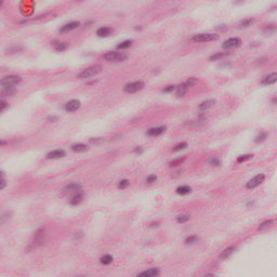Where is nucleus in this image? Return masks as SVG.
Instances as JSON below:
<instances>
[{"label":"nucleus","mask_w":277,"mask_h":277,"mask_svg":"<svg viewBox=\"0 0 277 277\" xmlns=\"http://www.w3.org/2000/svg\"><path fill=\"white\" fill-rule=\"evenodd\" d=\"M62 194L70 207H79L85 198V189H83V184L79 181L67 183L62 188Z\"/></svg>","instance_id":"1"},{"label":"nucleus","mask_w":277,"mask_h":277,"mask_svg":"<svg viewBox=\"0 0 277 277\" xmlns=\"http://www.w3.org/2000/svg\"><path fill=\"white\" fill-rule=\"evenodd\" d=\"M19 76L12 75L0 79V98H14L18 94Z\"/></svg>","instance_id":"2"},{"label":"nucleus","mask_w":277,"mask_h":277,"mask_svg":"<svg viewBox=\"0 0 277 277\" xmlns=\"http://www.w3.org/2000/svg\"><path fill=\"white\" fill-rule=\"evenodd\" d=\"M47 241V228L40 227L34 233V240L25 246L26 252H34L38 248H42Z\"/></svg>","instance_id":"3"},{"label":"nucleus","mask_w":277,"mask_h":277,"mask_svg":"<svg viewBox=\"0 0 277 277\" xmlns=\"http://www.w3.org/2000/svg\"><path fill=\"white\" fill-rule=\"evenodd\" d=\"M146 90V82L144 80L130 81L122 85L121 92L123 94H140V92H144Z\"/></svg>","instance_id":"4"},{"label":"nucleus","mask_w":277,"mask_h":277,"mask_svg":"<svg viewBox=\"0 0 277 277\" xmlns=\"http://www.w3.org/2000/svg\"><path fill=\"white\" fill-rule=\"evenodd\" d=\"M104 60L110 64H122L129 60V54H127V52L115 50L104 54Z\"/></svg>","instance_id":"5"},{"label":"nucleus","mask_w":277,"mask_h":277,"mask_svg":"<svg viewBox=\"0 0 277 277\" xmlns=\"http://www.w3.org/2000/svg\"><path fill=\"white\" fill-rule=\"evenodd\" d=\"M185 159H187V157H180L169 162L172 179H176L181 174V172H183V170L181 169V164L185 163Z\"/></svg>","instance_id":"6"},{"label":"nucleus","mask_w":277,"mask_h":277,"mask_svg":"<svg viewBox=\"0 0 277 277\" xmlns=\"http://www.w3.org/2000/svg\"><path fill=\"white\" fill-rule=\"evenodd\" d=\"M66 157H68V151L66 149H53L48 151L45 155V159H48V161L66 159Z\"/></svg>","instance_id":"7"},{"label":"nucleus","mask_w":277,"mask_h":277,"mask_svg":"<svg viewBox=\"0 0 277 277\" xmlns=\"http://www.w3.org/2000/svg\"><path fill=\"white\" fill-rule=\"evenodd\" d=\"M194 42H211L212 40H220L217 34H199L193 37Z\"/></svg>","instance_id":"8"},{"label":"nucleus","mask_w":277,"mask_h":277,"mask_svg":"<svg viewBox=\"0 0 277 277\" xmlns=\"http://www.w3.org/2000/svg\"><path fill=\"white\" fill-rule=\"evenodd\" d=\"M98 72H101V67L93 66V67L84 69L82 72H80L78 75V77L80 79H92V78L96 77V75H98Z\"/></svg>","instance_id":"9"},{"label":"nucleus","mask_w":277,"mask_h":277,"mask_svg":"<svg viewBox=\"0 0 277 277\" xmlns=\"http://www.w3.org/2000/svg\"><path fill=\"white\" fill-rule=\"evenodd\" d=\"M81 107V102L79 100H71L64 104L63 109L66 114H75V111H79Z\"/></svg>","instance_id":"10"},{"label":"nucleus","mask_w":277,"mask_h":277,"mask_svg":"<svg viewBox=\"0 0 277 277\" xmlns=\"http://www.w3.org/2000/svg\"><path fill=\"white\" fill-rule=\"evenodd\" d=\"M263 181H265V174L260 173L258 175H255L254 177H252L246 185L247 189H255V187H259V185H261V183H263Z\"/></svg>","instance_id":"11"},{"label":"nucleus","mask_w":277,"mask_h":277,"mask_svg":"<svg viewBox=\"0 0 277 277\" xmlns=\"http://www.w3.org/2000/svg\"><path fill=\"white\" fill-rule=\"evenodd\" d=\"M168 131V127L167 126H161L158 128H150L147 131V135L149 137H159V135H163V133H166Z\"/></svg>","instance_id":"12"},{"label":"nucleus","mask_w":277,"mask_h":277,"mask_svg":"<svg viewBox=\"0 0 277 277\" xmlns=\"http://www.w3.org/2000/svg\"><path fill=\"white\" fill-rule=\"evenodd\" d=\"M161 269L159 268H149L136 275V277H160Z\"/></svg>","instance_id":"13"},{"label":"nucleus","mask_w":277,"mask_h":277,"mask_svg":"<svg viewBox=\"0 0 277 277\" xmlns=\"http://www.w3.org/2000/svg\"><path fill=\"white\" fill-rule=\"evenodd\" d=\"M133 47V40H124L117 44L116 51H119V53H126V51H129Z\"/></svg>","instance_id":"14"},{"label":"nucleus","mask_w":277,"mask_h":277,"mask_svg":"<svg viewBox=\"0 0 277 277\" xmlns=\"http://www.w3.org/2000/svg\"><path fill=\"white\" fill-rule=\"evenodd\" d=\"M225 57H226V54L220 52L211 55L209 58V62H222L220 63V66H225V64H228Z\"/></svg>","instance_id":"15"},{"label":"nucleus","mask_w":277,"mask_h":277,"mask_svg":"<svg viewBox=\"0 0 277 277\" xmlns=\"http://www.w3.org/2000/svg\"><path fill=\"white\" fill-rule=\"evenodd\" d=\"M277 83V72H273L261 80V85L267 87Z\"/></svg>","instance_id":"16"},{"label":"nucleus","mask_w":277,"mask_h":277,"mask_svg":"<svg viewBox=\"0 0 277 277\" xmlns=\"http://www.w3.org/2000/svg\"><path fill=\"white\" fill-rule=\"evenodd\" d=\"M51 47H53V49L55 51L62 52V51H66V49H68V43H64L57 39H54L51 41Z\"/></svg>","instance_id":"17"},{"label":"nucleus","mask_w":277,"mask_h":277,"mask_svg":"<svg viewBox=\"0 0 277 277\" xmlns=\"http://www.w3.org/2000/svg\"><path fill=\"white\" fill-rule=\"evenodd\" d=\"M194 189L192 186H179L175 189L176 196H189V194H193Z\"/></svg>","instance_id":"18"},{"label":"nucleus","mask_w":277,"mask_h":277,"mask_svg":"<svg viewBox=\"0 0 277 277\" xmlns=\"http://www.w3.org/2000/svg\"><path fill=\"white\" fill-rule=\"evenodd\" d=\"M79 25V22L69 23L61 28L60 34H70V31H72V29H77Z\"/></svg>","instance_id":"19"},{"label":"nucleus","mask_w":277,"mask_h":277,"mask_svg":"<svg viewBox=\"0 0 277 277\" xmlns=\"http://www.w3.org/2000/svg\"><path fill=\"white\" fill-rule=\"evenodd\" d=\"M206 162L210 166V168H220V166H222V160L214 156H209Z\"/></svg>","instance_id":"20"},{"label":"nucleus","mask_w":277,"mask_h":277,"mask_svg":"<svg viewBox=\"0 0 277 277\" xmlns=\"http://www.w3.org/2000/svg\"><path fill=\"white\" fill-rule=\"evenodd\" d=\"M185 94H187V89L183 83H181L180 85H175L176 98H185Z\"/></svg>","instance_id":"21"},{"label":"nucleus","mask_w":277,"mask_h":277,"mask_svg":"<svg viewBox=\"0 0 277 277\" xmlns=\"http://www.w3.org/2000/svg\"><path fill=\"white\" fill-rule=\"evenodd\" d=\"M189 148V144L187 142L177 143L173 148L172 153H183V150H187Z\"/></svg>","instance_id":"22"},{"label":"nucleus","mask_w":277,"mask_h":277,"mask_svg":"<svg viewBox=\"0 0 277 277\" xmlns=\"http://www.w3.org/2000/svg\"><path fill=\"white\" fill-rule=\"evenodd\" d=\"M241 40L239 38H229L223 43V49H230V47H235L240 44Z\"/></svg>","instance_id":"23"},{"label":"nucleus","mask_w":277,"mask_h":277,"mask_svg":"<svg viewBox=\"0 0 277 277\" xmlns=\"http://www.w3.org/2000/svg\"><path fill=\"white\" fill-rule=\"evenodd\" d=\"M100 263L102 265H105L106 267L108 265H111L114 263V255L113 254H105L100 258Z\"/></svg>","instance_id":"24"},{"label":"nucleus","mask_w":277,"mask_h":277,"mask_svg":"<svg viewBox=\"0 0 277 277\" xmlns=\"http://www.w3.org/2000/svg\"><path fill=\"white\" fill-rule=\"evenodd\" d=\"M110 34H111V28H107V27H102L96 31V36H98V38H107L108 36H110Z\"/></svg>","instance_id":"25"},{"label":"nucleus","mask_w":277,"mask_h":277,"mask_svg":"<svg viewBox=\"0 0 277 277\" xmlns=\"http://www.w3.org/2000/svg\"><path fill=\"white\" fill-rule=\"evenodd\" d=\"M71 150L75 153H88V145L85 144H76L71 146Z\"/></svg>","instance_id":"26"},{"label":"nucleus","mask_w":277,"mask_h":277,"mask_svg":"<svg viewBox=\"0 0 277 277\" xmlns=\"http://www.w3.org/2000/svg\"><path fill=\"white\" fill-rule=\"evenodd\" d=\"M200 241V237L198 236H189L185 239V246H196Z\"/></svg>","instance_id":"27"},{"label":"nucleus","mask_w":277,"mask_h":277,"mask_svg":"<svg viewBox=\"0 0 277 277\" xmlns=\"http://www.w3.org/2000/svg\"><path fill=\"white\" fill-rule=\"evenodd\" d=\"M176 91V85H166L160 89V94H172V92Z\"/></svg>","instance_id":"28"},{"label":"nucleus","mask_w":277,"mask_h":277,"mask_svg":"<svg viewBox=\"0 0 277 277\" xmlns=\"http://www.w3.org/2000/svg\"><path fill=\"white\" fill-rule=\"evenodd\" d=\"M182 84L186 87V90H189V88H194V85H198V79L189 78L188 80H186V82H183Z\"/></svg>","instance_id":"29"},{"label":"nucleus","mask_w":277,"mask_h":277,"mask_svg":"<svg viewBox=\"0 0 277 277\" xmlns=\"http://www.w3.org/2000/svg\"><path fill=\"white\" fill-rule=\"evenodd\" d=\"M158 176L157 174L153 173L146 176L145 183L147 185H155L157 183Z\"/></svg>","instance_id":"30"},{"label":"nucleus","mask_w":277,"mask_h":277,"mask_svg":"<svg viewBox=\"0 0 277 277\" xmlns=\"http://www.w3.org/2000/svg\"><path fill=\"white\" fill-rule=\"evenodd\" d=\"M233 252H235V249L233 247H229L219 255V259H228V256H230Z\"/></svg>","instance_id":"31"},{"label":"nucleus","mask_w":277,"mask_h":277,"mask_svg":"<svg viewBox=\"0 0 277 277\" xmlns=\"http://www.w3.org/2000/svg\"><path fill=\"white\" fill-rule=\"evenodd\" d=\"M105 142V138L103 137H92L89 140V144H92L93 146H98Z\"/></svg>","instance_id":"32"},{"label":"nucleus","mask_w":277,"mask_h":277,"mask_svg":"<svg viewBox=\"0 0 277 277\" xmlns=\"http://www.w3.org/2000/svg\"><path fill=\"white\" fill-rule=\"evenodd\" d=\"M269 137V133L267 132H262L255 137V142H265Z\"/></svg>","instance_id":"33"},{"label":"nucleus","mask_w":277,"mask_h":277,"mask_svg":"<svg viewBox=\"0 0 277 277\" xmlns=\"http://www.w3.org/2000/svg\"><path fill=\"white\" fill-rule=\"evenodd\" d=\"M253 158H254L253 155H245V156L238 157L237 161H238V163H243V161H250Z\"/></svg>","instance_id":"34"},{"label":"nucleus","mask_w":277,"mask_h":277,"mask_svg":"<svg viewBox=\"0 0 277 277\" xmlns=\"http://www.w3.org/2000/svg\"><path fill=\"white\" fill-rule=\"evenodd\" d=\"M8 187V183L5 182V179L3 177V172L0 171V192L1 189H5Z\"/></svg>","instance_id":"35"},{"label":"nucleus","mask_w":277,"mask_h":277,"mask_svg":"<svg viewBox=\"0 0 277 277\" xmlns=\"http://www.w3.org/2000/svg\"><path fill=\"white\" fill-rule=\"evenodd\" d=\"M130 184H129V180H122L118 186H117V189H127V187H129Z\"/></svg>","instance_id":"36"},{"label":"nucleus","mask_w":277,"mask_h":277,"mask_svg":"<svg viewBox=\"0 0 277 277\" xmlns=\"http://www.w3.org/2000/svg\"><path fill=\"white\" fill-rule=\"evenodd\" d=\"M9 107V104L5 100H0V114H3L4 110H6Z\"/></svg>","instance_id":"37"},{"label":"nucleus","mask_w":277,"mask_h":277,"mask_svg":"<svg viewBox=\"0 0 277 277\" xmlns=\"http://www.w3.org/2000/svg\"><path fill=\"white\" fill-rule=\"evenodd\" d=\"M48 122H60V116L57 115H49L47 117Z\"/></svg>","instance_id":"38"},{"label":"nucleus","mask_w":277,"mask_h":277,"mask_svg":"<svg viewBox=\"0 0 277 277\" xmlns=\"http://www.w3.org/2000/svg\"><path fill=\"white\" fill-rule=\"evenodd\" d=\"M160 226H161V223H159L158 221H153L149 224V228H151V230H157Z\"/></svg>","instance_id":"39"},{"label":"nucleus","mask_w":277,"mask_h":277,"mask_svg":"<svg viewBox=\"0 0 277 277\" xmlns=\"http://www.w3.org/2000/svg\"><path fill=\"white\" fill-rule=\"evenodd\" d=\"M179 224H185V222H189V216L187 215H182L177 217Z\"/></svg>","instance_id":"40"},{"label":"nucleus","mask_w":277,"mask_h":277,"mask_svg":"<svg viewBox=\"0 0 277 277\" xmlns=\"http://www.w3.org/2000/svg\"><path fill=\"white\" fill-rule=\"evenodd\" d=\"M272 224H274V221L268 220V221H266V222L260 224L259 230H263V228H265V226H269V225H272Z\"/></svg>","instance_id":"41"},{"label":"nucleus","mask_w":277,"mask_h":277,"mask_svg":"<svg viewBox=\"0 0 277 277\" xmlns=\"http://www.w3.org/2000/svg\"><path fill=\"white\" fill-rule=\"evenodd\" d=\"M272 31H276V26L274 25H268L265 29L266 34H272Z\"/></svg>","instance_id":"42"},{"label":"nucleus","mask_w":277,"mask_h":277,"mask_svg":"<svg viewBox=\"0 0 277 277\" xmlns=\"http://www.w3.org/2000/svg\"><path fill=\"white\" fill-rule=\"evenodd\" d=\"M133 153H137V155H143L144 154V147L138 146L133 149Z\"/></svg>","instance_id":"43"},{"label":"nucleus","mask_w":277,"mask_h":277,"mask_svg":"<svg viewBox=\"0 0 277 277\" xmlns=\"http://www.w3.org/2000/svg\"><path fill=\"white\" fill-rule=\"evenodd\" d=\"M207 120V117L205 116V114H201L198 116V122L199 124H202V122H205Z\"/></svg>","instance_id":"44"},{"label":"nucleus","mask_w":277,"mask_h":277,"mask_svg":"<svg viewBox=\"0 0 277 277\" xmlns=\"http://www.w3.org/2000/svg\"><path fill=\"white\" fill-rule=\"evenodd\" d=\"M251 21H252V19L242 21V22L240 23V26H241V27H248V26L250 25Z\"/></svg>","instance_id":"45"},{"label":"nucleus","mask_w":277,"mask_h":277,"mask_svg":"<svg viewBox=\"0 0 277 277\" xmlns=\"http://www.w3.org/2000/svg\"><path fill=\"white\" fill-rule=\"evenodd\" d=\"M210 103L209 102H205L200 105V109H208L209 108Z\"/></svg>","instance_id":"46"},{"label":"nucleus","mask_w":277,"mask_h":277,"mask_svg":"<svg viewBox=\"0 0 277 277\" xmlns=\"http://www.w3.org/2000/svg\"><path fill=\"white\" fill-rule=\"evenodd\" d=\"M98 84V80L94 79L88 82V85H97Z\"/></svg>","instance_id":"47"},{"label":"nucleus","mask_w":277,"mask_h":277,"mask_svg":"<svg viewBox=\"0 0 277 277\" xmlns=\"http://www.w3.org/2000/svg\"><path fill=\"white\" fill-rule=\"evenodd\" d=\"M5 4V0H0V12L3 10V5Z\"/></svg>","instance_id":"48"},{"label":"nucleus","mask_w":277,"mask_h":277,"mask_svg":"<svg viewBox=\"0 0 277 277\" xmlns=\"http://www.w3.org/2000/svg\"><path fill=\"white\" fill-rule=\"evenodd\" d=\"M272 103L276 105L277 104V97L273 98Z\"/></svg>","instance_id":"49"},{"label":"nucleus","mask_w":277,"mask_h":277,"mask_svg":"<svg viewBox=\"0 0 277 277\" xmlns=\"http://www.w3.org/2000/svg\"><path fill=\"white\" fill-rule=\"evenodd\" d=\"M0 146H5V141H0Z\"/></svg>","instance_id":"50"},{"label":"nucleus","mask_w":277,"mask_h":277,"mask_svg":"<svg viewBox=\"0 0 277 277\" xmlns=\"http://www.w3.org/2000/svg\"><path fill=\"white\" fill-rule=\"evenodd\" d=\"M80 237H85V234H83V233H80Z\"/></svg>","instance_id":"51"},{"label":"nucleus","mask_w":277,"mask_h":277,"mask_svg":"<svg viewBox=\"0 0 277 277\" xmlns=\"http://www.w3.org/2000/svg\"><path fill=\"white\" fill-rule=\"evenodd\" d=\"M38 18H44V15H41L40 17H38Z\"/></svg>","instance_id":"52"}]
</instances>
